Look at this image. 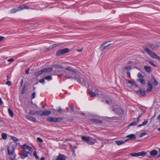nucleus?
Wrapping results in <instances>:
<instances>
[{
	"label": "nucleus",
	"instance_id": "1",
	"mask_svg": "<svg viewBox=\"0 0 160 160\" xmlns=\"http://www.w3.org/2000/svg\"><path fill=\"white\" fill-rule=\"evenodd\" d=\"M65 69L69 71L67 75V76L68 78H73V75H74L75 74L78 75L79 73L78 71L70 67H68Z\"/></svg>",
	"mask_w": 160,
	"mask_h": 160
},
{
	"label": "nucleus",
	"instance_id": "2",
	"mask_svg": "<svg viewBox=\"0 0 160 160\" xmlns=\"http://www.w3.org/2000/svg\"><path fill=\"white\" fill-rule=\"evenodd\" d=\"M144 50L152 58L159 60L160 57L158 56L155 53L151 50L148 48H145Z\"/></svg>",
	"mask_w": 160,
	"mask_h": 160
},
{
	"label": "nucleus",
	"instance_id": "3",
	"mask_svg": "<svg viewBox=\"0 0 160 160\" xmlns=\"http://www.w3.org/2000/svg\"><path fill=\"white\" fill-rule=\"evenodd\" d=\"M29 153V151L22 150L19 152L20 157L22 159H24L28 156Z\"/></svg>",
	"mask_w": 160,
	"mask_h": 160
},
{
	"label": "nucleus",
	"instance_id": "4",
	"mask_svg": "<svg viewBox=\"0 0 160 160\" xmlns=\"http://www.w3.org/2000/svg\"><path fill=\"white\" fill-rule=\"evenodd\" d=\"M69 51V49L65 48L58 51L57 52L56 54L57 56H60L62 54L68 52Z\"/></svg>",
	"mask_w": 160,
	"mask_h": 160
},
{
	"label": "nucleus",
	"instance_id": "5",
	"mask_svg": "<svg viewBox=\"0 0 160 160\" xmlns=\"http://www.w3.org/2000/svg\"><path fill=\"white\" fill-rule=\"evenodd\" d=\"M21 147L23 149L22 150H24L25 151L28 150L27 151H31L32 150V148L28 145L26 144H24L21 146Z\"/></svg>",
	"mask_w": 160,
	"mask_h": 160
},
{
	"label": "nucleus",
	"instance_id": "6",
	"mask_svg": "<svg viewBox=\"0 0 160 160\" xmlns=\"http://www.w3.org/2000/svg\"><path fill=\"white\" fill-rule=\"evenodd\" d=\"M111 44L110 43V41H108L104 43L101 48V50L102 51L104 50Z\"/></svg>",
	"mask_w": 160,
	"mask_h": 160
},
{
	"label": "nucleus",
	"instance_id": "7",
	"mask_svg": "<svg viewBox=\"0 0 160 160\" xmlns=\"http://www.w3.org/2000/svg\"><path fill=\"white\" fill-rule=\"evenodd\" d=\"M15 146L14 145H11L8 147V153H14Z\"/></svg>",
	"mask_w": 160,
	"mask_h": 160
},
{
	"label": "nucleus",
	"instance_id": "8",
	"mask_svg": "<svg viewBox=\"0 0 160 160\" xmlns=\"http://www.w3.org/2000/svg\"><path fill=\"white\" fill-rule=\"evenodd\" d=\"M146 154V153L144 152H139L137 153H133L131 154V155L134 157H137L140 156H145Z\"/></svg>",
	"mask_w": 160,
	"mask_h": 160
},
{
	"label": "nucleus",
	"instance_id": "9",
	"mask_svg": "<svg viewBox=\"0 0 160 160\" xmlns=\"http://www.w3.org/2000/svg\"><path fill=\"white\" fill-rule=\"evenodd\" d=\"M66 159V157L64 155L59 154L57 156L56 160H65Z\"/></svg>",
	"mask_w": 160,
	"mask_h": 160
},
{
	"label": "nucleus",
	"instance_id": "10",
	"mask_svg": "<svg viewBox=\"0 0 160 160\" xmlns=\"http://www.w3.org/2000/svg\"><path fill=\"white\" fill-rule=\"evenodd\" d=\"M160 46V42H154L153 45L151 46V48L153 49H155Z\"/></svg>",
	"mask_w": 160,
	"mask_h": 160
},
{
	"label": "nucleus",
	"instance_id": "11",
	"mask_svg": "<svg viewBox=\"0 0 160 160\" xmlns=\"http://www.w3.org/2000/svg\"><path fill=\"white\" fill-rule=\"evenodd\" d=\"M25 118L28 119L29 120L31 121L34 122H37V121L36 118L34 117H32L29 115H26L25 116Z\"/></svg>",
	"mask_w": 160,
	"mask_h": 160
},
{
	"label": "nucleus",
	"instance_id": "12",
	"mask_svg": "<svg viewBox=\"0 0 160 160\" xmlns=\"http://www.w3.org/2000/svg\"><path fill=\"white\" fill-rule=\"evenodd\" d=\"M126 82L127 83H128V85L129 87L133 86L134 85L135 86L137 87H138V84L134 82L127 80H126Z\"/></svg>",
	"mask_w": 160,
	"mask_h": 160
},
{
	"label": "nucleus",
	"instance_id": "13",
	"mask_svg": "<svg viewBox=\"0 0 160 160\" xmlns=\"http://www.w3.org/2000/svg\"><path fill=\"white\" fill-rule=\"evenodd\" d=\"M8 157L11 160H13L16 157L14 153H8Z\"/></svg>",
	"mask_w": 160,
	"mask_h": 160
},
{
	"label": "nucleus",
	"instance_id": "14",
	"mask_svg": "<svg viewBox=\"0 0 160 160\" xmlns=\"http://www.w3.org/2000/svg\"><path fill=\"white\" fill-rule=\"evenodd\" d=\"M28 8L27 6H25L24 5H21L19 7H18L17 8V10L19 11L22 10L24 9H28Z\"/></svg>",
	"mask_w": 160,
	"mask_h": 160
},
{
	"label": "nucleus",
	"instance_id": "15",
	"mask_svg": "<svg viewBox=\"0 0 160 160\" xmlns=\"http://www.w3.org/2000/svg\"><path fill=\"white\" fill-rule=\"evenodd\" d=\"M112 111L115 112L116 113H118L121 110L120 108L117 106H114L112 108Z\"/></svg>",
	"mask_w": 160,
	"mask_h": 160
},
{
	"label": "nucleus",
	"instance_id": "16",
	"mask_svg": "<svg viewBox=\"0 0 160 160\" xmlns=\"http://www.w3.org/2000/svg\"><path fill=\"white\" fill-rule=\"evenodd\" d=\"M52 68H47L42 70L43 73H47L52 71Z\"/></svg>",
	"mask_w": 160,
	"mask_h": 160
},
{
	"label": "nucleus",
	"instance_id": "17",
	"mask_svg": "<svg viewBox=\"0 0 160 160\" xmlns=\"http://www.w3.org/2000/svg\"><path fill=\"white\" fill-rule=\"evenodd\" d=\"M138 94L140 96H142L145 94V92L143 89H140L137 92Z\"/></svg>",
	"mask_w": 160,
	"mask_h": 160
},
{
	"label": "nucleus",
	"instance_id": "18",
	"mask_svg": "<svg viewBox=\"0 0 160 160\" xmlns=\"http://www.w3.org/2000/svg\"><path fill=\"white\" fill-rule=\"evenodd\" d=\"M96 142V140L95 139H92V138L90 137L89 139V140L88 142L89 144H93Z\"/></svg>",
	"mask_w": 160,
	"mask_h": 160
},
{
	"label": "nucleus",
	"instance_id": "19",
	"mask_svg": "<svg viewBox=\"0 0 160 160\" xmlns=\"http://www.w3.org/2000/svg\"><path fill=\"white\" fill-rule=\"evenodd\" d=\"M90 137L85 136H82V139L84 141L86 142L87 143L89 140Z\"/></svg>",
	"mask_w": 160,
	"mask_h": 160
},
{
	"label": "nucleus",
	"instance_id": "20",
	"mask_svg": "<svg viewBox=\"0 0 160 160\" xmlns=\"http://www.w3.org/2000/svg\"><path fill=\"white\" fill-rule=\"evenodd\" d=\"M98 91L97 90H95V92H89L90 95L92 97H93L98 95Z\"/></svg>",
	"mask_w": 160,
	"mask_h": 160
},
{
	"label": "nucleus",
	"instance_id": "21",
	"mask_svg": "<svg viewBox=\"0 0 160 160\" xmlns=\"http://www.w3.org/2000/svg\"><path fill=\"white\" fill-rule=\"evenodd\" d=\"M148 88L147 89V91L149 92L151 91L152 89V85L151 83L149 81L148 82Z\"/></svg>",
	"mask_w": 160,
	"mask_h": 160
},
{
	"label": "nucleus",
	"instance_id": "22",
	"mask_svg": "<svg viewBox=\"0 0 160 160\" xmlns=\"http://www.w3.org/2000/svg\"><path fill=\"white\" fill-rule=\"evenodd\" d=\"M128 139L126 140L125 141H123L122 140L116 141L115 142L118 145H120L124 144L125 142L128 141Z\"/></svg>",
	"mask_w": 160,
	"mask_h": 160
},
{
	"label": "nucleus",
	"instance_id": "23",
	"mask_svg": "<svg viewBox=\"0 0 160 160\" xmlns=\"http://www.w3.org/2000/svg\"><path fill=\"white\" fill-rule=\"evenodd\" d=\"M158 153V152L157 150H153L151 151L150 152V154L151 156L154 157Z\"/></svg>",
	"mask_w": 160,
	"mask_h": 160
},
{
	"label": "nucleus",
	"instance_id": "24",
	"mask_svg": "<svg viewBox=\"0 0 160 160\" xmlns=\"http://www.w3.org/2000/svg\"><path fill=\"white\" fill-rule=\"evenodd\" d=\"M140 116L138 118V119L135 121H134L132 122L128 126H134L135 125L137 124V123H138L139 122V118L140 117Z\"/></svg>",
	"mask_w": 160,
	"mask_h": 160
},
{
	"label": "nucleus",
	"instance_id": "25",
	"mask_svg": "<svg viewBox=\"0 0 160 160\" xmlns=\"http://www.w3.org/2000/svg\"><path fill=\"white\" fill-rule=\"evenodd\" d=\"M51 113V112L49 110H45L43 111V116H48L50 115Z\"/></svg>",
	"mask_w": 160,
	"mask_h": 160
},
{
	"label": "nucleus",
	"instance_id": "26",
	"mask_svg": "<svg viewBox=\"0 0 160 160\" xmlns=\"http://www.w3.org/2000/svg\"><path fill=\"white\" fill-rule=\"evenodd\" d=\"M78 82L80 83L83 85H85L86 84V82L84 81L83 78H80L78 80Z\"/></svg>",
	"mask_w": 160,
	"mask_h": 160
},
{
	"label": "nucleus",
	"instance_id": "27",
	"mask_svg": "<svg viewBox=\"0 0 160 160\" xmlns=\"http://www.w3.org/2000/svg\"><path fill=\"white\" fill-rule=\"evenodd\" d=\"M47 120L49 122H55V117H49L48 118Z\"/></svg>",
	"mask_w": 160,
	"mask_h": 160
},
{
	"label": "nucleus",
	"instance_id": "28",
	"mask_svg": "<svg viewBox=\"0 0 160 160\" xmlns=\"http://www.w3.org/2000/svg\"><path fill=\"white\" fill-rule=\"evenodd\" d=\"M144 69L145 70L148 72H151V69L150 67L145 66Z\"/></svg>",
	"mask_w": 160,
	"mask_h": 160
},
{
	"label": "nucleus",
	"instance_id": "29",
	"mask_svg": "<svg viewBox=\"0 0 160 160\" xmlns=\"http://www.w3.org/2000/svg\"><path fill=\"white\" fill-rule=\"evenodd\" d=\"M126 137L127 138H129L130 139L136 138V137H135V135L133 134H131L128 135L126 136Z\"/></svg>",
	"mask_w": 160,
	"mask_h": 160
},
{
	"label": "nucleus",
	"instance_id": "30",
	"mask_svg": "<svg viewBox=\"0 0 160 160\" xmlns=\"http://www.w3.org/2000/svg\"><path fill=\"white\" fill-rule=\"evenodd\" d=\"M43 73L42 70L36 72L35 73V76L36 77L38 76L39 75L42 74Z\"/></svg>",
	"mask_w": 160,
	"mask_h": 160
},
{
	"label": "nucleus",
	"instance_id": "31",
	"mask_svg": "<svg viewBox=\"0 0 160 160\" xmlns=\"http://www.w3.org/2000/svg\"><path fill=\"white\" fill-rule=\"evenodd\" d=\"M148 122V120L142 122V124L138 125L137 127H140L142 126H144L147 124Z\"/></svg>",
	"mask_w": 160,
	"mask_h": 160
},
{
	"label": "nucleus",
	"instance_id": "32",
	"mask_svg": "<svg viewBox=\"0 0 160 160\" xmlns=\"http://www.w3.org/2000/svg\"><path fill=\"white\" fill-rule=\"evenodd\" d=\"M2 138L3 139H6L7 138V135L6 133H2L1 134Z\"/></svg>",
	"mask_w": 160,
	"mask_h": 160
},
{
	"label": "nucleus",
	"instance_id": "33",
	"mask_svg": "<svg viewBox=\"0 0 160 160\" xmlns=\"http://www.w3.org/2000/svg\"><path fill=\"white\" fill-rule=\"evenodd\" d=\"M151 81L152 82H153V84L155 86H156L158 84V82H157L156 79L154 78H152Z\"/></svg>",
	"mask_w": 160,
	"mask_h": 160
},
{
	"label": "nucleus",
	"instance_id": "34",
	"mask_svg": "<svg viewBox=\"0 0 160 160\" xmlns=\"http://www.w3.org/2000/svg\"><path fill=\"white\" fill-rule=\"evenodd\" d=\"M63 120V118L61 117H55V122H60Z\"/></svg>",
	"mask_w": 160,
	"mask_h": 160
},
{
	"label": "nucleus",
	"instance_id": "35",
	"mask_svg": "<svg viewBox=\"0 0 160 160\" xmlns=\"http://www.w3.org/2000/svg\"><path fill=\"white\" fill-rule=\"evenodd\" d=\"M8 111L9 115L11 117H13V114L12 111L9 108L8 109Z\"/></svg>",
	"mask_w": 160,
	"mask_h": 160
},
{
	"label": "nucleus",
	"instance_id": "36",
	"mask_svg": "<svg viewBox=\"0 0 160 160\" xmlns=\"http://www.w3.org/2000/svg\"><path fill=\"white\" fill-rule=\"evenodd\" d=\"M29 113L31 115H35L37 114V111L36 112L34 110H31L30 111Z\"/></svg>",
	"mask_w": 160,
	"mask_h": 160
},
{
	"label": "nucleus",
	"instance_id": "37",
	"mask_svg": "<svg viewBox=\"0 0 160 160\" xmlns=\"http://www.w3.org/2000/svg\"><path fill=\"white\" fill-rule=\"evenodd\" d=\"M37 114L39 116L43 115V111L40 110L37 111Z\"/></svg>",
	"mask_w": 160,
	"mask_h": 160
},
{
	"label": "nucleus",
	"instance_id": "38",
	"mask_svg": "<svg viewBox=\"0 0 160 160\" xmlns=\"http://www.w3.org/2000/svg\"><path fill=\"white\" fill-rule=\"evenodd\" d=\"M137 81L139 82H140L142 84H144L145 83V80L144 79H142V78L141 79H138L137 80Z\"/></svg>",
	"mask_w": 160,
	"mask_h": 160
},
{
	"label": "nucleus",
	"instance_id": "39",
	"mask_svg": "<svg viewBox=\"0 0 160 160\" xmlns=\"http://www.w3.org/2000/svg\"><path fill=\"white\" fill-rule=\"evenodd\" d=\"M11 138L15 142H17L18 140L17 138L11 136Z\"/></svg>",
	"mask_w": 160,
	"mask_h": 160
},
{
	"label": "nucleus",
	"instance_id": "40",
	"mask_svg": "<svg viewBox=\"0 0 160 160\" xmlns=\"http://www.w3.org/2000/svg\"><path fill=\"white\" fill-rule=\"evenodd\" d=\"M93 121L97 123H101L102 122V121L98 119H94L93 120Z\"/></svg>",
	"mask_w": 160,
	"mask_h": 160
},
{
	"label": "nucleus",
	"instance_id": "41",
	"mask_svg": "<svg viewBox=\"0 0 160 160\" xmlns=\"http://www.w3.org/2000/svg\"><path fill=\"white\" fill-rule=\"evenodd\" d=\"M33 155L36 159H38L39 158V157L37 155L36 152V151L33 152Z\"/></svg>",
	"mask_w": 160,
	"mask_h": 160
},
{
	"label": "nucleus",
	"instance_id": "42",
	"mask_svg": "<svg viewBox=\"0 0 160 160\" xmlns=\"http://www.w3.org/2000/svg\"><path fill=\"white\" fill-rule=\"evenodd\" d=\"M137 76L138 78L141 79L143 78V76L140 73H139L138 74Z\"/></svg>",
	"mask_w": 160,
	"mask_h": 160
},
{
	"label": "nucleus",
	"instance_id": "43",
	"mask_svg": "<svg viewBox=\"0 0 160 160\" xmlns=\"http://www.w3.org/2000/svg\"><path fill=\"white\" fill-rule=\"evenodd\" d=\"M17 11H18L17 10V9H12L11 10V13H14Z\"/></svg>",
	"mask_w": 160,
	"mask_h": 160
},
{
	"label": "nucleus",
	"instance_id": "44",
	"mask_svg": "<svg viewBox=\"0 0 160 160\" xmlns=\"http://www.w3.org/2000/svg\"><path fill=\"white\" fill-rule=\"evenodd\" d=\"M44 79L46 80H51L52 79V78L51 76H48L45 77L44 78Z\"/></svg>",
	"mask_w": 160,
	"mask_h": 160
},
{
	"label": "nucleus",
	"instance_id": "45",
	"mask_svg": "<svg viewBox=\"0 0 160 160\" xmlns=\"http://www.w3.org/2000/svg\"><path fill=\"white\" fill-rule=\"evenodd\" d=\"M124 69H126L127 70H130L131 69V67L130 66H128L125 67Z\"/></svg>",
	"mask_w": 160,
	"mask_h": 160
},
{
	"label": "nucleus",
	"instance_id": "46",
	"mask_svg": "<svg viewBox=\"0 0 160 160\" xmlns=\"http://www.w3.org/2000/svg\"><path fill=\"white\" fill-rule=\"evenodd\" d=\"M37 140L38 141L40 142H42L43 141V140L39 137L37 138Z\"/></svg>",
	"mask_w": 160,
	"mask_h": 160
},
{
	"label": "nucleus",
	"instance_id": "47",
	"mask_svg": "<svg viewBox=\"0 0 160 160\" xmlns=\"http://www.w3.org/2000/svg\"><path fill=\"white\" fill-rule=\"evenodd\" d=\"M149 63H150L153 66L155 67L156 66L155 64L152 62L150 61H147Z\"/></svg>",
	"mask_w": 160,
	"mask_h": 160
},
{
	"label": "nucleus",
	"instance_id": "48",
	"mask_svg": "<svg viewBox=\"0 0 160 160\" xmlns=\"http://www.w3.org/2000/svg\"><path fill=\"white\" fill-rule=\"evenodd\" d=\"M7 84L9 86H10L12 85V82L11 81H8L6 82Z\"/></svg>",
	"mask_w": 160,
	"mask_h": 160
},
{
	"label": "nucleus",
	"instance_id": "49",
	"mask_svg": "<svg viewBox=\"0 0 160 160\" xmlns=\"http://www.w3.org/2000/svg\"><path fill=\"white\" fill-rule=\"evenodd\" d=\"M146 132H143L141 133V135L140 136V137H143V136L146 135Z\"/></svg>",
	"mask_w": 160,
	"mask_h": 160
},
{
	"label": "nucleus",
	"instance_id": "50",
	"mask_svg": "<svg viewBox=\"0 0 160 160\" xmlns=\"http://www.w3.org/2000/svg\"><path fill=\"white\" fill-rule=\"evenodd\" d=\"M44 80H45V79L44 78L43 79L40 80H39V82L41 83H43V82H44Z\"/></svg>",
	"mask_w": 160,
	"mask_h": 160
},
{
	"label": "nucleus",
	"instance_id": "51",
	"mask_svg": "<svg viewBox=\"0 0 160 160\" xmlns=\"http://www.w3.org/2000/svg\"><path fill=\"white\" fill-rule=\"evenodd\" d=\"M7 61L8 62H12L14 61V59H12V58L9 59H8L7 60Z\"/></svg>",
	"mask_w": 160,
	"mask_h": 160
},
{
	"label": "nucleus",
	"instance_id": "52",
	"mask_svg": "<svg viewBox=\"0 0 160 160\" xmlns=\"http://www.w3.org/2000/svg\"><path fill=\"white\" fill-rule=\"evenodd\" d=\"M35 92H33L32 96V98L33 99L35 97Z\"/></svg>",
	"mask_w": 160,
	"mask_h": 160
},
{
	"label": "nucleus",
	"instance_id": "53",
	"mask_svg": "<svg viewBox=\"0 0 160 160\" xmlns=\"http://www.w3.org/2000/svg\"><path fill=\"white\" fill-rule=\"evenodd\" d=\"M111 101V99H109L108 100H106V102L107 103V104H109V102H110Z\"/></svg>",
	"mask_w": 160,
	"mask_h": 160
},
{
	"label": "nucleus",
	"instance_id": "54",
	"mask_svg": "<svg viewBox=\"0 0 160 160\" xmlns=\"http://www.w3.org/2000/svg\"><path fill=\"white\" fill-rule=\"evenodd\" d=\"M58 46V45H56V44H54L53 45H51V46H50V48H52L53 47H57V46Z\"/></svg>",
	"mask_w": 160,
	"mask_h": 160
},
{
	"label": "nucleus",
	"instance_id": "55",
	"mask_svg": "<svg viewBox=\"0 0 160 160\" xmlns=\"http://www.w3.org/2000/svg\"><path fill=\"white\" fill-rule=\"evenodd\" d=\"M57 111L59 112H61L62 111V109L60 108L57 109Z\"/></svg>",
	"mask_w": 160,
	"mask_h": 160
},
{
	"label": "nucleus",
	"instance_id": "56",
	"mask_svg": "<svg viewBox=\"0 0 160 160\" xmlns=\"http://www.w3.org/2000/svg\"><path fill=\"white\" fill-rule=\"evenodd\" d=\"M4 38V37L0 36V41L2 40Z\"/></svg>",
	"mask_w": 160,
	"mask_h": 160
},
{
	"label": "nucleus",
	"instance_id": "57",
	"mask_svg": "<svg viewBox=\"0 0 160 160\" xmlns=\"http://www.w3.org/2000/svg\"><path fill=\"white\" fill-rule=\"evenodd\" d=\"M127 74L128 75V77L130 78H131V75H130V72H127Z\"/></svg>",
	"mask_w": 160,
	"mask_h": 160
},
{
	"label": "nucleus",
	"instance_id": "58",
	"mask_svg": "<svg viewBox=\"0 0 160 160\" xmlns=\"http://www.w3.org/2000/svg\"><path fill=\"white\" fill-rule=\"evenodd\" d=\"M24 89H25V88H23V89L22 90V94H23L24 93Z\"/></svg>",
	"mask_w": 160,
	"mask_h": 160
},
{
	"label": "nucleus",
	"instance_id": "59",
	"mask_svg": "<svg viewBox=\"0 0 160 160\" xmlns=\"http://www.w3.org/2000/svg\"><path fill=\"white\" fill-rule=\"evenodd\" d=\"M29 69H28V70H27L26 71V73L27 74H28L29 73Z\"/></svg>",
	"mask_w": 160,
	"mask_h": 160
},
{
	"label": "nucleus",
	"instance_id": "60",
	"mask_svg": "<svg viewBox=\"0 0 160 160\" xmlns=\"http://www.w3.org/2000/svg\"><path fill=\"white\" fill-rule=\"evenodd\" d=\"M2 104V102L1 100V98H0V105H1Z\"/></svg>",
	"mask_w": 160,
	"mask_h": 160
},
{
	"label": "nucleus",
	"instance_id": "61",
	"mask_svg": "<svg viewBox=\"0 0 160 160\" xmlns=\"http://www.w3.org/2000/svg\"><path fill=\"white\" fill-rule=\"evenodd\" d=\"M82 51V49H78L77 50V51H78V52H81Z\"/></svg>",
	"mask_w": 160,
	"mask_h": 160
},
{
	"label": "nucleus",
	"instance_id": "62",
	"mask_svg": "<svg viewBox=\"0 0 160 160\" xmlns=\"http://www.w3.org/2000/svg\"><path fill=\"white\" fill-rule=\"evenodd\" d=\"M45 158L43 157H42L41 158L40 160H44Z\"/></svg>",
	"mask_w": 160,
	"mask_h": 160
},
{
	"label": "nucleus",
	"instance_id": "63",
	"mask_svg": "<svg viewBox=\"0 0 160 160\" xmlns=\"http://www.w3.org/2000/svg\"><path fill=\"white\" fill-rule=\"evenodd\" d=\"M76 149H77V147L74 146L73 148V150H75Z\"/></svg>",
	"mask_w": 160,
	"mask_h": 160
},
{
	"label": "nucleus",
	"instance_id": "64",
	"mask_svg": "<svg viewBox=\"0 0 160 160\" xmlns=\"http://www.w3.org/2000/svg\"><path fill=\"white\" fill-rule=\"evenodd\" d=\"M158 119H160V114L159 115V116L158 117Z\"/></svg>",
	"mask_w": 160,
	"mask_h": 160
}]
</instances>
